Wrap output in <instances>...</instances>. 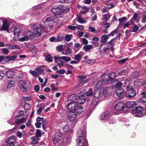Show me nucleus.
Instances as JSON below:
<instances>
[{
  "mask_svg": "<svg viewBox=\"0 0 146 146\" xmlns=\"http://www.w3.org/2000/svg\"><path fill=\"white\" fill-rule=\"evenodd\" d=\"M142 18L141 21L142 23H144L146 22V15H143L142 16Z\"/></svg>",
  "mask_w": 146,
  "mask_h": 146,
  "instance_id": "nucleus-55",
  "label": "nucleus"
},
{
  "mask_svg": "<svg viewBox=\"0 0 146 146\" xmlns=\"http://www.w3.org/2000/svg\"><path fill=\"white\" fill-rule=\"evenodd\" d=\"M109 76L113 79L115 78L116 77L115 74L114 72H112L110 73L109 74Z\"/></svg>",
  "mask_w": 146,
  "mask_h": 146,
  "instance_id": "nucleus-62",
  "label": "nucleus"
},
{
  "mask_svg": "<svg viewBox=\"0 0 146 146\" xmlns=\"http://www.w3.org/2000/svg\"><path fill=\"white\" fill-rule=\"evenodd\" d=\"M122 86V84L121 82H119L117 83L115 85V87L117 88H120Z\"/></svg>",
  "mask_w": 146,
  "mask_h": 146,
  "instance_id": "nucleus-59",
  "label": "nucleus"
},
{
  "mask_svg": "<svg viewBox=\"0 0 146 146\" xmlns=\"http://www.w3.org/2000/svg\"><path fill=\"white\" fill-rule=\"evenodd\" d=\"M127 73V72L125 70H123L119 72L118 74L120 75L123 76L125 75Z\"/></svg>",
  "mask_w": 146,
  "mask_h": 146,
  "instance_id": "nucleus-57",
  "label": "nucleus"
},
{
  "mask_svg": "<svg viewBox=\"0 0 146 146\" xmlns=\"http://www.w3.org/2000/svg\"><path fill=\"white\" fill-rule=\"evenodd\" d=\"M92 47V46L91 45H86L83 47V49L85 50V51L87 52L90 50Z\"/></svg>",
  "mask_w": 146,
  "mask_h": 146,
  "instance_id": "nucleus-42",
  "label": "nucleus"
},
{
  "mask_svg": "<svg viewBox=\"0 0 146 146\" xmlns=\"http://www.w3.org/2000/svg\"><path fill=\"white\" fill-rule=\"evenodd\" d=\"M38 142L37 138H32L31 143L32 144L35 145L38 143Z\"/></svg>",
  "mask_w": 146,
  "mask_h": 146,
  "instance_id": "nucleus-50",
  "label": "nucleus"
},
{
  "mask_svg": "<svg viewBox=\"0 0 146 146\" xmlns=\"http://www.w3.org/2000/svg\"><path fill=\"white\" fill-rule=\"evenodd\" d=\"M78 95L76 94H72L69 98V100L72 101V102L77 101Z\"/></svg>",
  "mask_w": 146,
  "mask_h": 146,
  "instance_id": "nucleus-32",
  "label": "nucleus"
},
{
  "mask_svg": "<svg viewBox=\"0 0 146 146\" xmlns=\"http://www.w3.org/2000/svg\"><path fill=\"white\" fill-rule=\"evenodd\" d=\"M59 5H58L57 7H53L51 9L52 13L54 15L57 13H59L61 12V9L59 8Z\"/></svg>",
  "mask_w": 146,
  "mask_h": 146,
  "instance_id": "nucleus-20",
  "label": "nucleus"
},
{
  "mask_svg": "<svg viewBox=\"0 0 146 146\" xmlns=\"http://www.w3.org/2000/svg\"><path fill=\"white\" fill-rule=\"evenodd\" d=\"M88 106L90 108V110H93L96 107L97 104V102L94 100L90 101L89 102Z\"/></svg>",
  "mask_w": 146,
  "mask_h": 146,
  "instance_id": "nucleus-16",
  "label": "nucleus"
},
{
  "mask_svg": "<svg viewBox=\"0 0 146 146\" xmlns=\"http://www.w3.org/2000/svg\"><path fill=\"white\" fill-rule=\"evenodd\" d=\"M78 145V146H88V141L84 140H79Z\"/></svg>",
  "mask_w": 146,
  "mask_h": 146,
  "instance_id": "nucleus-21",
  "label": "nucleus"
},
{
  "mask_svg": "<svg viewBox=\"0 0 146 146\" xmlns=\"http://www.w3.org/2000/svg\"><path fill=\"white\" fill-rule=\"evenodd\" d=\"M67 119L70 121H73L76 117V114L74 112H69L68 114Z\"/></svg>",
  "mask_w": 146,
  "mask_h": 146,
  "instance_id": "nucleus-15",
  "label": "nucleus"
},
{
  "mask_svg": "<svg viewBox=\"0 0 146 146\" xmlns=\"http://www.w3.org/2000/svg\"><path fill=\"white\" fill-rule=\"evenodd\" d=\"M15 83V82L13 80H8L7 85V88L8 89H10L12 87Z\"/></svg>",
  "mask_w": 146,
  "mask_h": 146,
  "instance_id": "nucleus-27",
  "label": "nucleus"
},
{
  "mask_svg": "<svg viewBox=\"0 0 146 146\" xmlns=\"http://www.w3.org/2000/svg\"><path fill=\"white\" fill-rule=\"evenodd\" d=\"M115 109L116 110L119 111L121 110L123 111H126L128 110L127 107H125V105L122 102H120L117 103L115 106Z\"/></svg>",
  "mask_w": 146,
  "mask_h": 146,
  "instance_id": "nucleus-5",
  "label": "nucleus"
},
{
  "mask_svg": "<svg viewBox=\"0 0 146 146\" xmlns=\"http://www.w3.org/2000/svg\"><path fill=\"white\" fill-rule=\"evenodd\" d=\"M22 30L20 28H15L14 29V34L16 36L19 35L22 32Z\"/></svg>",
  "mask_w": 146,
  "mask_h": 146,
  "instance_id": "nucleus-24",
  "label": "nucleus"
},
{
  "mask_svg": "<svg viewBox=\"0 0 146 146\" xmlns=\"http://www.w3.org/2000/svg\"><path fill=\"white\" fill-rule=\"evenodd\" d=\"M26 121V118H25L22 117L20 119H17L15 121V124H17L20 123H25Z\"/></svg>",
  "mask_w": 146,
  "mask_h": 146,
  "instance_id": "nucleus-23",
  "label": "nucleus"
},
{
  "mask_svg": "<svg viewBox=\"0 0 146 146\" xmlns=\"http://www.w3.org/2000/svg\"><path fill=\"white\" fill-rule=\"evenodd\" d=\"M62 139V134L61 133H57L53 139V142L56 144Z\"/></svg>",
  "mask_w": 146,
  "mask_h": 146,
  "instance_id": "nucleus-11",
  "label": "nucleus"
},
{
  "mask_svg": "<svg viewBox=\"0 0 146 146\" xmlns=\"http://www.w3.org/2000/svg\"><path fill=\"white\" fill-rule=\"evenodd\" d=\"M110 16H111L109 13L104 15L103 17V19L105 21H106L110 19Z\"/></svg>",
  "mask_w": 146,
  "mask_h": 146,
  "instance_id": "nucleus-41",
  "label": "nucleus"
},
{
  "mask_svg": "<svg viewBox=\"0 0 146 146\" xmlns=\"http://www.w3.org/2000/svg\"><path fill=\"white\" fill-rule=\"evenodd\" d=\"M17 56L16 55H13L11 56H7L5 58V60L9 61H14L17 58Z\"/></svg>",
  "mask_w": 146,
  "mask_h": 146,
  "instance_id": "nucleus-34",
  "label": "nucleus"
},
{
  "mask_svg": "<svg viewBox=\"0 0 146 146\" xmlns=\"http://www.w3.org/2000/svg\"><path fill=\"white\" fill-rule=\"evenodd\" d=\"M30 73L34 76H36L37 74H38L37 72L33 70H31L30 71Z\"/></svg>",
  "mask_w": 146,
  "mask_h": 146,
  "instance_id": "nucleus-58",
  "label": "nucleus"
},
{
  "mask_svg": "<svg viewBox=\"0 0 146 146\" xmlns=\"http://www.w3.org/2000/svg\"><path fill=\"white\" fill-rule=\"evenodd\" d=\"M1 52L4 54L7 55L9 52V50L8 49L6 48H3L1 49Z\"/></svg>",
  "mask_w": 146,
  "mask_h": 146,
  "instance_id": "nucleus-44",
  "label": "nucleus"
},
{
  "mask_svg": "<svg viewBox=\"0 0 146 146\" xmlns=\"http://www.w3.org/2000/svg\"><path fill=\"white\" fill-rule=\"evenodd\" d=\"M82 10L80 11V13L82 14H86L88 11L89 8L87 7L84 6L82 8Z\"/></svg>",
  "mask_w": 146,
  "mask_h": 146,
  "instance_id": "nucleus-36",
  "label": "nucleus"
},
{
  "mask_svg": "<svg viewBox=\"0 0 146 146\" xmlns=\"http://www.w3.org/2000/svg\"><path fill=\"white\" fill-rule=\"evenodd\" d=\"M59 8L61 9V12L63 13H66L69 11L70 8L68 5L62 4L59 5Z\"/></svg>",
  "mask_w": 146,
  "mask_h": 146,
  "instance_id": "nucleus-10",
  "label": "nucleus"
},
{
  "mask_svg": "<svg viewBox=\"0 0 146 146\" xmlns=\"http://www.w3.org/2000/svg\"><path fill=\"white\" fill-rule=\"evenodd\" d=\"M8 23L6 21H4L2 25L1 29L3 30H7L9 27Z\"/></svg>",
  "mask_w": 146,
  "mask_h": 146,
  "instance_id": "nucleus-33",
  "label": "nucleus"
},
{
  "mask_svg": "<svg viewBox=\"0 0 146 146\" xmlns=\"http://www.w3.org/2000/svg\"><path fill=\"white\" fill-rule=\"evenodd\" d=\"M78 78L80 83L82 85L84 84L88 81V80L86 78V76H78Z\"/></svg>",
  "mask_w": 146,
  "mask_h": 146,
  "instance_id": "nucleus-18",
  "label": "nucleus"
},
{
  "mask_svg": "<svg viewBox=\"0 0 146 146\" xmlns=\"http://www.w3.org/2000/svg\"><path fill=\"white\" fill-rule=\"evenodd\" d=\"M105 80L104 79H102L98 81L96 85V87L98 89H101L104 86Z\"/></svg>",
  "mask_w": 146,
  "mask_h": 146,
  "instance_id": "nucleus-17",
  "label": "nucleus"
},
{
  "mask_svg": "<svg viewBox=\"0 0 146 146\" xmlns=\"http://www.w3.org/2000/svg\"><path fill=\"white\" fill-rule=\"evenodd\" d=\"M5 45L8 47V49L9 50L17 49L19 48V47L16 45H13L11 44H7Z\"/></svg>",
  "mask_w": 146,
  "mask_h": 146,
  "instance_id": "nucleus-25",
  "label": "nucleus"
},
{
  "mask_svg": "<svg viewBox=\"0 0 146 146\" xmlns=\"http://www.w3.org/2000/svg\"><path fill=\"white\" fill-rule=\"evenodd\" d=\"M14 72L10 71H7L6 72V76L9 78H13L14 76Z\"/></svg>",
  "mask_w": 146,
  "mask_h": 146,
  "instance_id": "nucleus-29",
  "label": "nucleus"
},
{
  "mask_svg": "<svg viewBox=\"0 0 146 146\" xmlns=\"http://www.w3.org/2000/svg\"><path fill=\"white\" fill-rule=\"evenodd\" d=\"M72 35H66L65 37V39L66 41L68 42L71 40V37Z\"/></svg>",
  "mask_w": 146,
  "mask_h": 146,
  "instance_id": "nucleus-46",
  "label": "nucleus"
},
{
  "mask_svg": "<svg viewBox=\"0 0 146 146\" xmlns=\"http://www.w3.org/2000/svg\"><path fill=\"white\" fill-rule=\"evenodd\" d=\"M113 79L108 76L106 83L107 84H110L112 83L113 82Z\"/></svg>",
  "mask_w": 146,
  "mask_h": 146,
  "instance_id": "nucleus-47",
  "label": "nucleus"
},
{
  "mask_svg": "<svg viewBox=\"0 0 146 146\" xmlns=\"http://www.w3.org/2000/svg\"><path fill=\"white\" fill-rule=\"evenodd\" d=\"M132 113L136 117H141L146 115L144 108L140 106L136 107L132 110Z\"/></svg>",
  "mask_w": 146,
  "mask_h": 146,
  "instance_id": "nucleus-1",
  "label": "nucleus"
},
{
  "mask_svg": "<svg viewBox=\"0 0 146 146\" xmlns=\"http://www.w3.org/2000/svg\"><path fill=\"white\" fill-rule=\"evenodd\" d=\"M136 91L133 87L131 86H128L127 87V91L125 93V96L129 98H132L136 95Z\"/></svg>",
  "mask_w": 146,
  "mask_h": 146,
  "instance_id": "nucleus-3",
  "label": "nucleus"
},
{
  "mask_svg": "<svg viewBox=\"0 0 146 146\" xmlns=\"http://www.w3.org/2000/svg\"><path fill=\"white\" fill-rule=\"evenodd\" d=\"M36 135L38 137L41 136V131L40 129H37L36 130Z\"/></svg>",
  "mask_w": 146,
  "mask_h": 146,
  "instance_id": "nucleus-60",
  "label": "nucleus"
},
{
  "mask_svg": "<svg viewBox=\"0 0 146 146\" xmlns=\"http://www.w3.org/2000/svg\"><path fill=\"white\" fill-rule=\"evenodd\" d=\"M34 33L37 36H40L41 34V30L38 27H35L33 29Z\"/></svg>",
  "mask_w": 146,
  "mask_h": 146,
  "instance_id": "nucleus-22",
  "label": "nucleus"
},
{
  "mask_svg": "<svg viewBox=\"0 0 146 146\" xmlns=\"http://www.w3.org/2000/svg\"><path fill=\"white\" fill-rule=\"evenodd\" d=\"M56 48L57 50L59 51L62 52L64 50V48H63V46L62 45H59Z\"/></svg>",
  "mask_w": 146,
  "mask_h": 146,
  "instance_id": "nucleus-54",
  "label": "nucleus"
},
{
  "mask_svg": "<svg viewBox=\"0 0 146 146\" xmlns=\"http://www.w3.org/2000/svg\"><path fill=\"white\" fill-rule=\"evenodd\" d=\"M74 57L75 60H77V62H78V63L81 60V56L78 54L74 55Z\"/></svg>",
  "mask_w": 146,
  "mask_h": 146,
  "instance_id": "nucleus-45",
  "label": "nucleus"
},
{
  "mask_svg": "<svg viewBox=\"0 0 146 146\" xmlns=\"http://www.w3.org/2000/svg\"><path fill=\"white\" fill-rule=\"evenodd\" d=\"M86 132L85 131H83L81 129L79 130L77 133V136L78 137L77 139V142H79V140H86L85 137L86 136Z\"/></svg>",
  "mask_w": 146,
  "mask_h": 146,
  "instance_id": "nucleus-7",
  "label": "nucleus"
},
{
  "mask_svg": "<svg viewBox=\"0 0 146 146\" xmlns=\"http://www.w3.org/2000/svg\"><path fill=\"white\" fill-rule=\"evenodd\" d=\"M110 116V112L109 111H106L102 113L101 116V119L103 120L104 119L106 120Z\"/></svg>",
  "mask_w": 146,
  "mask_h": 146,
  "instance_id": "nucleus-19",
  "label": "nucleus"
},
{
  "mask_svg": "<svg viewBox=\"0 0 146 146\" xmlns=\"http://www.w3.org/2000/svg\"><path fill=\"white\" fill-rule=\"evenodd\" d=\"M86 98L83 95H78L77 103L78 104H82L85 101Z\"/></svg>",
  "mask_w": 146,
  "mask_h": 146,
  "instance_id": "nucleus-13",
  "label": "nucleus"
},
{
  "mask_svg": "<svg viewBox=\"0 0 146 146\" xmlns=\"http://www.w3.org/2000/svg\"><path fill=\"white\" fill-rule=\"evenodd\" d=\"M71 53V50L69 48H68L64 52H62V54L65 55L70 54Z\"/></svg>",
  "mask_w": 146,
  "mask_h": 146,
  "instance_id": "nucleus-43",
  "label": "nucleus"
},
{
  "mask_svg": "<svg viewBox=\"0 0 146 146\" xmlns=\"http://www.w3.org/2000/svg\"><path fill=\"white\" fill-rule=\"evenodd\" d=\"M78 104L76 101L71 102L67 105V109L69 112H74L76 110Z\"/></svg>",
  "mask_w": 146,
  "mask_h": 146,
  "instance_id": "nucleus-4",
  "label": "nucleus"
},
{
  "mask_svg": "<svg viewBox=\"0 0 146 146\" xmlns=\"http://www.w3.org/2000/svg\"><path fill=\"white\" fill-rule=\"evenodd\" d=\"M45 60L48 62H52V56L49 54H46L45 55Z\"/></svg>",
  "mask_w": 146,
  "mask_h": 146,
  "instance_id": "nucleus-31",
  "label": "nucleus"
},
{
  "mask_svg": "<svg viewBox=\"0 0 146 146\" xmlns=\"http://www.w3.org/2000/svg\"><path fill=\"white\" fill-rule=\"evenodd\" d=\"M33 35V33L30 31H28L27 32V33L25 34L24 37L20 38L19 40L20 42H23L28 40L29 39H32Z\"/></svg>",
  "mask_w": 146,
  "mask_h": 146,
  "instance_id": "nucleus-8",
  "label": "nucleus"
},
{
  "mask_svg": "<svg viewBox=\"0 0 146 146\" xmlns=\"http://www.w3.org/2000/svg\"><path fill=\"white\" fill-rule=\"evenodd\" d=\"M66 143H69L71 141V137L70 136H68L66 137L65 139Z\"/></svg>",
  "mask_w": 146,
  "mask_h": 146,
  "instance_id": "nucleus-52",
  "label": "nucleus"
},
{
  "mask_svg": "<svg viewBox=\"0 0 146 146\" xmlns=\"http://www.w3.org/2000/svg\"><path fill=\"white\" fill-rule=\"evenodd\" d=\"M82 40L83 44L84 45H87L88 43V40L84 38H82Z\"/></svg>",
  "mask_w": 146,
  "mask_h": 146,
  "instance_id": "nucleus-64",
  "label": "nucleus"
},
{
  "mask_svg": "<svg viewBox=\"0 0 146 146\" xmlns=\"http://www.w3.org/2000/svg\"><path fill=\"white\" fill-rule=\"evenodd\" d=\"M54 22L53 19V18L51 17H49L46 18L45 21H44V23H46V25H48V26L49 25V27L52 26V25L53 23Z\"/></svg>",
  "mask_w": 146,
  "mask_h": 146,
  "instance_id": "nucleus-12",
  "label": "nucleus"
},
{
  "mask_svg": "<svg viewBox=\"0 0 146 146\" xmlns=\"http://www.w3.org/2000/svg\"><path fill=\"white\" fill-rule=\"evenodd\" d=\"M67 27L69 29L72 30H75L77 28L76 26L70 25L68 26Z\"/></svg>",
  "mask_w": 146,
  "mask_h": 146,
  "instance_id": "nucleus-53",
  "label": "nucleus"
},
{
  "mask_svg": "<svg viewBox=\"0 0 146 146\" xmlns=\"http://www.w3.org/2000/svg\"><path fill=\"white\" fill-rule=\"evenodd\" d=\"M134 26L133 27V32H136L139 29V27L136 25H135V24H134Z\"/></svg>",
  "mask_w": 146,
  "mask_h": 146,
  "instance_id": "nucleus-61",
  "label": "nucleus"
},
{
  "mask_svg": "<svg viewBox=\"0 0 146 146\" xmlns=\"http://www.w3.org/2000/svg\"><path fill=\"white\" fill-rule=\"evenodd\" d=\"M53 16H54V18H58L62 17L63 15L61 13H60L54 14Z\"/></svg>",
  "mask_w": 146,
  "mask_h": 146,
  "instance_id": "nucleus-49",
  "label": "nucleus"
},
{
  "mask_svg": "<svg viewBox=\"0 0 146 146\" xmlns=\"http://www.w3.org/2000/svg\"><path fill=\"white\" fill-rule=\"evenodd\" d=\"M84 111L83 108L82 107L80 106H78L76 108V110L74 111V113L76 112L77 115L81 113Z\"/></svg>",
  "mask_w": 146,
  "mask_h": 146,
  "instance_id": "nucleus-30",
  "label": "nucleus"
},
{
  "mask_svg": "<svg viewBox=\"0 0 146 146\" xmlns=\"http://www.w3.org/2000/svg\"><path fill=\"white\" fill-rule=\"evenodd\" d=\"M54 58L55 60V62L58 63L57 65L59 67L66 66L65 62L62 60V56H54Z\"/></svg>",
  "mask_w": 146,
  "mask_h": 146,
  "instance_id": "nucleus-6",
  "label": "nucleus"
},
{
  "mask_svg": "<svg viewBox=\"0 0 146 146\" xmlns=\"http://www.w3.org/2000/svg\"><path fill=\"white\" fill-rule=\"evenodd\" d=\"M109 90V88L108 87L104 89L103 91V94L104 95H106L108 94V91Z\"/></svg>",
  "mask_w": 146,
  "mask_h": 146,
  "instance_id": "nucleus-63",
  "label": "nucleus"
},
{
  "mask_svg": "<svg viewBox=\"0 0 146 146\" xmlns=\"http://www.w3.org/2000/svg\"><path fill=\"white\" fill-rule=\"evenodd\" d=\"M16 139V138L15 136H11L8 140L7 142L15 143Z\"/></svg>",
  "mask_w": 146,
  "mask_h": 146,
  "instance_id": "nucleus-40",
  "label": "nucleus"
},
{
  "mask_svg": "<svg viewBox=\"0 0 146 146\" xmlns=\"http://www.w3.org/2000/svg\"><path fill=\"white\" fill-rule=\"evenodd\" d=\"M115 42V38H113L108 43V44L110 46L111 48H112Z\"/></svg>",
  "mask_w": 146,
  "mask_h": 146,
  "instance_id": "nucleus-35",
  "label": "nucleus"
},
{
  "mask_svg": "<svg viewBox=\"0 0 146 146\" xmlns=\"http://www.w3.org/2000/svg\"><path fill=\"white\" fill-rule=\"evenodd\" d=\"M137 102H134L133 101H128L127 102V105H125V107H127L128 110L129 108H133L135 107V106L137 104Z\"/></svg>",
  "mask_w": 146,
  "mask_h": 146,
  "instance_id": "nucleus-14",
  "label": "nucleus"
},
{
  "mask_svg": "<svg viewBox=\"0 0 146 146\" xmlns=\"http://www.w3.org/2000/svg\"><path fill=\"white\" fill-rule=\"evenodd\" d=\"M19 89L23 92H26L31 87V84L28 81L20 80L19 83Z\"/></svg>",
  "mask_w": 146,
  "mask_h": 146,
  "instance_id": "nucleus-2",
  "label": "nucleus"
},
{
  "mask_svg": "<svg viewBox=\"0 0 146 146\" xmlns=\"http://www.w3.org/2000/svg\"><path fill=\"white\" fill-rule=\"evenodd\" d=\"M62 59H63L66 62H68L71 60V58L69 57L62 56Z\"/></svg>",
  "mask_w": 146,
  "mask_h": 146,
  "instance_id": "nucleus-51",
  "label": "nucleus"
},
{
  "mask_svg": "<svg viewBox=\"0 0 146 146\" xmlns=\"http://www.w3.org/2000/svg\"><path fill=\"white\" fill-rule=\"evenodd\" d=\"M47 124V121L46 119L43 120L42 121L39 122H36L35 123V125L37 128H40L41 127V125L42 126V128L44 130H45L46 127V125Z\"/></svg>",
  "mask_w": 146,
  "mask_h": 146,
  "instance_id": "nucleus-9",
  "label": "nucleus"
},
{
  "mask_svg": "<svg viewBox=\"0 0 146 146\" xmlns=\"http://www.w3.org/2000/svg\"><path fill=\"white\" fill-rule=\"evenodd\" d=\"M102 94L98 89L94 92V96L95 97L99 99L102 96Z\"/></svg>",
  "mask_w": 146,
  "mask_h": 146,
  "instance_id": "nucleus-26",
  "label": "nucleus"
},
{
  "mask_svg": "<svg viewBox=\"0 0 146 146\" xmlns=\"http://www.w3.org/2000/svg\"><path fill=\"white\" fill-rule=\"evenodd\" d=\"M77 21L78 22L81 24L85 23L86 22L85 20L80 17H78L77 19Z\"/></svg>",
  "mask_w": 146,
  "mask_h": 146,
  "instance_id": "nucleus-39",
  "label": "nucleus"
},
{
  "mask_svg": "<svg viewBox=\"0 0 146 146\" xmlns=\"http://www.w3.org/2000/svg\"><path fill=\"white\" fill-rule=\"evenodd\" d=\"M123 89H117L116 91V94L117 96L120 98H122L123 95Z\"/></svg>",
  "mask_w": 146,
  "mask_h": 146,
  "instance_id": "nucleus-28",
  "label": "nucleus"
},
{
  "mask_svg": "<svg viewBox=\"0 0 146 146\" xmlns=\"http://www.w3.org/2000/svg\"><path fill=\"white\" fill-rule=\"evenodd\" d=\"M69 127L68 125H65L63 128V130L65 133L68 132L69 131Z\"/></svg>",
  "mask_w": 146,
  "mask_h": 146,
  "instance_id": "nucleus-56",
  "label": "nucleus"
},
{
  "mask_svg": "<svg viewBox=\"0 0 146 146\" xmlns=\"http://www.w3.org/2000/svg\"><path fill=\"white\" fill-rule=\"evenodd\" d=\"M93 94L92 90V88H90L88 90V92L86 93V95L87 96H92Z\"/></svg>",
  "mask_w": 146,
  "mask_h": 146,
  "instance_id": "nucleus-48",
  "label": "nucleus"
},
{
  "mask_svg": "<svg viewBox=\"0 0 146 146\" xmlns=\"http://www.w3.org/2000/svg\"><path fill=\"white\" fill-rule=\"evenodd\" d=\"M43 68V66H40L35 68V69L37 71V73L38 74L43 72L44 71Z\"/></svg>",
  "mask_w": 146,
  "mask_h": 146,
  "instance_id": "nucleus-38",
  "label": "nucleus"
},
{
  "mask_svg": "<svg viewBox=\"0 0 146 146\" xmlns=\"http://www.w3.org/2000/svg\"><path fill=\"white\" fill-rule=\"evenodd\" d=\"M109 37L108 35H103L101 38V42L103 43H105L106 42Z\"/></svg>",
  "mask_w": 146,
  "mask_h": 146,
  "instance_id": "nucleus-37",
  "label": "nucleus"
}]
</instances>
